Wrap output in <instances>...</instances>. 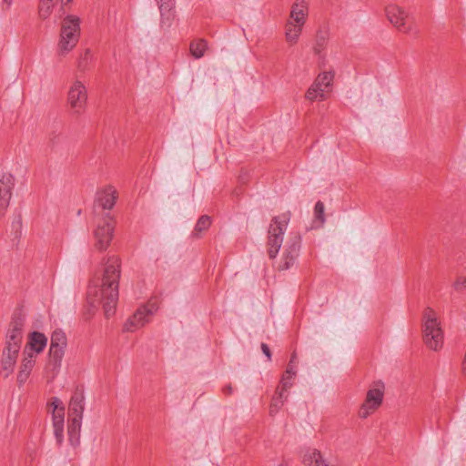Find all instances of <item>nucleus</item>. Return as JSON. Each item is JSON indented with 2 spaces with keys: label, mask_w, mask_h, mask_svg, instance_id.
<instances>
[{
  "label": "nucleus",
  "mask_w": 466,
  "mask_h": 466,
  "mask_svg": "<svg viewBox=\"0 0 466 466\" xmlns=\"http://www.w3.org/2000/svg\"><path fill=\"white\" fill-rule=\"evenodd\" d=\"M211 224L210 218L208 216H202L198 220L195 226V235H198L201 232L207 230Z\"/></svg>",
  "instance_id": "7c9ffc66"
},
{
  "label": "nucleus",
  "mask_w": 466,
  "mask_h": 466,
  "mask_svg": "<svg viewBox=\"0 0 466 466\" xmlns=\"http://www.w3.org/2000/svg\"><path fill=\"white\" fill-rule=\"evenodd\" d=\"M324 204L320 201H318L314 208V227L319 228L321 227L325 222V215H324Z\"/></svg>",
  "instance_id": "c85d7f7f"
},
{
  "label": "nucleus",
  "mask_w": 466,
  "mask_h": 466,
  "mask_svg": "<svg viewBox=\"0 0 466 466\" xmlns=\"http://www.w3.org/2000/svg\"><path fill=\"white\" fill-rule=\"evenodd\" d=\"M84 396L80 392H76L69 401L68 405V425L67 434L71 444L76 445L79 441L83 412L85 410Z\"/></svg>",
  "instance_id": "20e7f679"
},
{
  "label": "nucleus",
  "mask_w": 466,
  "mask_h": 466,
  "mask_svg": "<svg viewBox=\"0 0 466 466\" xmlns=\"http://www.w3.org/2000/svg\"><path fill=\"white\" fill-rule=\"evenodd\" d=\"M88 99L86 84L79 78H75L69 85L67 90V104L75 115H81L86 106Z\"/></svg>",
  "instance_id": "0eeeda50"
},
{
  "label": "nucleus",
  "mask_w": 466,
  "mask_h": 466,
  "mask_svg": "<svg viewBox=\"0 0 466 466\" xmlns=\"http://www.w3.org/2000/svg\"><path fill=\"white\" fill-rule=\"evenodd\" d=\"M35 362L36 358L22 352V359L20 365L18 367V372L16 377L17 383L19 386H22L26 382L35 365Z\"/></svg>",
  "instance_id": "6ab92c4d"
},
{
  "label": "nucleus",
  "mask_w": 466,
  "mask_h": 466,
  "mask_svg": "<svg viewBox=\"0 0 466 466\" xmlns=\"http://www.w3.org/2000/svg\"><path fill=\"white\" fill-rule=\"evenodd\" d=\"M294 376L284 373L280 380V385L277 390H283L284 393L292 386Z\"/></svg>",
  "instance_id": "2f4dec72"
},
{
  "label": "nucleus",
  "mask_w": 466,
  "mask_h": 466,
  "mask_svg": "<svg viewBox=\"0 0 466 466\" xmlns=\"http://www.w3.org/2000/svg\"><path fill=\"white\" fill-rule=\"evenodd\" d=\"M261 350H262L263 353L270 360H271V353H270V350H269L268 346L267 344H265V343H262L261 344Z\"/></svg>",
  "instance_id": "c9c22d12"
},
{
  "label": "nucleus",
  "mask_w": 466,
  "mask_h": 466,
  "mask_svg": "<svg viewBox=\"0 0 466 466\" xmlns=\"http://www.w3.org/2000/svg\"><path fill=\"white\" fill-rule=\"evenodd\" d=\"M19 352H15V350H2L0 365H1V373L5 378L9 377L15 370L16 366L17 359Z\"/></svg>",
  "instance_id": "aec40b11"
},
{
  "label": "nucleus",
  "mask_w": 466,
  "mask_h": 466,
  "mask_svg": "<svg viewBox=\"0 0 466 466\" xmlns=\"http://www.w3.org/2000/svg\"><path fill=\"white\" fill-rule=\"evenodd\" d=\"M303 27L304 25L287 21L285 25V37L289 45L293 46L298 43Z\"/></svg>",
  "instance_id": "4be33fe9"
},
{
  "label": "nucleus",
  "mask_w": 466,
  "mask_h": 466,
  "mask_svg": "<svg viewBox=\"0 0 466 466\" xmlns=\"http://www.w3.org/2000/svg\"><path fill=\"white\" fill-rule=\"evenodd\" d=\"M115 225L110 216L106 215L104 221L99 223L94 230L95 247L106 250L113 238Z\"/></svg>",
  "instance_id": "ddd939ff"
},
{
  "label": "nucleus",
  "mask_w": 466,
  "mask_h": 466,
  "mask_svg": "<svg viewBox=\"0 0 466 466\" xmlns=\"http://www.w3.org/2000/svg\"><path fill=\"white\" fill-rule=\"evenodd\" d=\"M47 337L37 330L28 332L23 352L37 358L47 346Z\"/></svg>",
  "instance_id": "2eb2a0df"
},
{
  "label": "nucleus",
  "mask_w": 466,
  "mask_h": 466,
  "mask_svg": "<svg viewBox=\"0 0 466 466\" xmlns=\"http://www.w3.org/2000/svg\"><path fill=\"white\" fill-rule=\"evenodd\" d=\"M289 219L290 214L289 212L283 213L273 218L269 225L268 236V252L271 258H276L282 246L283 235L288 227Z\"/></svg>",
  "instance_id": "39448f33"
},
{
  "label": "nucleus",
  "mask_w": 466,
  "mask_h": 466,
  "mask_svg": "<svg viewBox=\"0 0 466 466\" xmlns=\"http://www.w3.org/2000/svg\"><path fill=\"white\" fill-rule=\"evenodd\" d=\"M294 360H295V356L292 357L290 362L289 363L288 365V368L286 370V374H289V375H292V376H296V367L295 365L293 364L294 363Z\"/></svg>",
  "instance_id": "f704fd0d"
},
{
  "label": "nucleus",
  "mask_w": 466,
  "mask_h": 466,
  "mask_svg": "<svg viewBox=\"0 0 466 466\" xmlns=\"http://www.w3.org/2000/svg\"><path fill=\"white\" fill-rule=\"evenodd\" d=\"M54 4L50 1L40 0L38 14L41 19L46 20L50 16Z\"/></svg>",
  "instance_id": "c756f323"
},
{
  "label": "nucleus",
  "mask_w": 466,
  "mask_h": 466,
  "mask_svg": "<svg viewBox=\"0 0 466 466\" xmlns=\"http://www.w3.org/2000/svg\"><path fill=\"white\" fill-rule=\"evenodd\" d=\"M207 49V43L200 39L196 40L190 45V53L195 58H200L204 56Z\"/></svg>",
  "instance_id": "cd10ccee"
},
{
  "label": "nucleus",
  "mask_w": 466,
  "mask_h": 466,
  "mask_svg": "<svg viewBox=\"0 0 466 466\" xmlns=\"http://www.w3.org/2000/svg\"><path fill=\"white\" fill-rule=\"evenodd\" d=\"M162 17V23H169L173 17L174 0H156Z\"/></svg>",
  "instance_id": "5701e85b"
},
{
  "label": "nucleus",
  "mask_w": 466,
  "mask_h": 466,
  "mask_svg": "<svg viewBox=\"0 0 466 466\" xmlns=\"http://www.w3.org/2000/svg\"><path fill=\"white\" fill-rule=\"evenodd\" d=\"M93 62V54L90 49H85L76 59V68L79 72L85 73L89 70Z\"/></svg>",
  "instance_id": "b1692460"
},
{
  "label": "nucleus",
  "mask_w": 466,
  "mask_h": 466,
  "mask_svg": "<svg viewBox=\"0 0 466 466\" xmlns=\"http://www.w3.org/2000/svg\"><path fill=\"white\" fill-rule=\"evenodd\" d=\"M21 347H22V345H19L15 342H10V341L5 339L3 349L7 350H15V352H20Z\"/></svg>",
  "instance_id": "72a5a7b5"
},
{
  "label": "nucleus",
  "mask_w": 466,
  "mask_h": 466,
  "mask_svg": "<svg viewBox=\"0 0 466 466\" xmlns=\"http://www.w3.org/2000/svg\"><path fill=\"white\" fill-rule=\"evenodd\" d=\"M81 23L76 15L68 14L63 17L56 43L58 56L66 57L76 47L81 36Z\"/></svg>",
  "instance_id": "f03ea898"
},
{
  "label": "nucleus",
  "mask_w": 466,
  "mask_h": 466,
  "mask_svg": "<svg viewBox=\"0 0 466 466\" xmlns=\"http://www.w3.org/2000/svg\"><path fill=\"white\" fill-rule=\"evenodd\" d=\"M4 2L9 6L11 5L13 0H4Z\"/></svg>",
  "instance_id": "4c0bfd02"
},
{
  "label": "nucleus",
  "mask_w": 466,
  "mask_h": 466,
  "mask_svg": "<svg viewBox=\"0 0 466 466\" xmlns=\"http://www.w3.org/2000/svg\"><path fill=\"white\" fill-rule=\"evenodd\" d=\"M309 15V4L306 0H295L290 8L288 22L305 25Z\"/></svg>",
  "instance_id": "a211bd4d"
},
{
  "label": "nucleus",
  "mask_w": 466,
  "mask_h": 466,
  "mask_svg": "<svg viewBox=\"0 0 466 466\" xmlns=\"http://www.w3.org/2000/svg\"><path fill=\"white\" fill-rule=\"evenodd\" d=\"M454 289L457 291H462L466 289V278L465 277H459L456 281L454 282Z\"/></svg>",
  "instance_id": "473e14b6"
},
{
  "label": "nucleus",
  "mask_w": 466,
  "mask_h": 466,
  "mask_svg": "<svg viewBox=\"0 0 466 466\" xmlns=\"http://www.w3.org/2000/svg\"><path fill=\"white\" fill-rule=\"evenodd\" d=\"M306 98L310 101H314L317 99L324 100L325 92L323 91V89L319 88L314 81L306 93Z\"/></svg>",
  "instance_id": "bb28decb"
},
{
  "label": "nucleus",
  "mask_w": 466,
  "mask_h": 466,
  "mask_svg": "<svg viewBox=\"0 0 466 466\" xmlns=\"http://www.w3.org/2000/svg\"><path fill=\"white\" fill-rule=\"evenodd\" d=\"M118 194L116 187L106 185L97 189L95 198V209L110 210L116 204Z\"/></svg>",
  "instance_id": "4468645a"
},
{
  "label": "nucleus",
  "mask_w": 466,
  "mask_h": 466,
  "mask_svg": "<svg viewBox=\"0 0 466 466\" xmlns=\"http://www.w3.org/2000/svg\"><path fill=\"white\" fill-rule=\"evenodd\" d=\"M120 262L116 256L106 258L102 278L95 279L87 289L88 302L93 306H102L106 317L112 316L118 301V280Z\"/></svg>",
  "instance_id": "f257e3e1"
},
{
  "label": "nucleus",
  "mask_w": 466,
  "mask_h": 466,
  "mask_svg": "<svg viewBox=\"0 0 466 466\" xmlns=\"http://www.w3.org/2000/svg\"><path fill=\"white\" fill-rule=\"evenodd\" d=\"M25 334V319L15 317L10 322L6 333L5 340L22 345Z\"/></svg>",
  "instance_id": "f3484780"
},
{
  "label": "nucleus",
  "mask_w": 466,
  "mask_h": 466,
  "mask_svg": "<svg viewBox=\"0 0 466 466\" xmlns=\"http://www.w3.org/2000/svg\"><path fill=\"white\" fill-rule=\"evenodd\" d=\"M300 248V238L299 236L291 237L284 247V253L281 265V269L289 268L295 262L299 256Z\"/></svg>",
  "instance_id": "dca6fc26"
},
{
  "label": "nucleus",
  "mask_w": 466,
  "mask_h": 466,
  "mask_svg": "<svg viewBox=\"0 0 466 466\" xmlns=\"http://www.w3.org/2000/svg\"><path fill=\"white\" fill-rule=\"evenodd\" d=\"M385 13L390 23L398 31L404 34H410L412 32V26L407 22L409 14L403 7L391 3L386 6Z\"/></svg>",
  "instance_id": "9b49d317"
},
{
  "label": "nucleus",
  "mask_w": 466,
  "mask_h": 466,
  "mask_svg": "<svg viewBox=\"0 0 466 466\" xmlns=\"http://www.w3.org/2000/svg\"><path fill=\"white\" fill-rule=\"evenodd\" d=\"M157 306L155 302L147 303V305L137 309L136 312L127 319L124 324V330L127 332H134L147 323H148L152 316L157 311Z\"/></svg>",
  "instance_id": "9d476101"
},
{
  "label": "nucleus",
  "mask_w": 466,
  "mask_h": 466,
  "mask_svg": "<svg viewBox=\"0 0 466 466\" xmlns=\"http://www.w3.org/2000/svg\"><path fill=\"white\" fill-rule=\"evenodd\" d=\"M333 78V71H324L317 76V78L315 79V83L319 88L323 89V91L326 93L329 91Z\"/></svg>",
  "instance_id": "a878e982"
},
{
  "label": "nucleus",
  "mask_w": 466,
  "mask_h": 466,
  "mask_svg": "<svg viewBox=\"0 0 466 466\" xmlns=\"http://www.w3.org/2000/svg\"><path fill=\"white\" fill-rule=\"evenodd\" d=\"M422 336L423 342L429 350L439 351L442 349L444 332L439 315L431 308H427L423 313Z\"/></svg>",
  "instance_id": "7ed1b4c3"
},
{
  "label": "nucleus",
  "mask_w": 466,
  "mask_h": 466,
  "mask_svg": "<svg viewBox=\"0 0 466 466\" xmlns=\"http://www.w3.org/2000/svg\"><path fill=\"white\" fill-rule=\"evenodd\" d=\"M302 462L305 466H327L328 464L321 452L314 448H309L305 451Z\"/></svg>",
  "instance_id": "412c9836"
},
{
  "label": "nucleus",
  "mask_w": 466,
  "mask_h": 466,
  "mask_svg": "<svg viewBox=\"0 0 466 466\" xmlns=\"http://www.w3.org/2000/svg\"><path fill=\"white\" fill-rule=\"evenodd\" d=\"M47 407L51 414L55 438L57 443H62L65 431V405L59 398L53 397L47 402Z\"/></svg>",
  "instance_id": "1a4fd4ad"
},
{
  "label": "nucleus",
  "mask_w": 466,
  "mask_h": 466,
  "mask_svg": "<svg viewBox=\"0 0 466 466\" xmlns=\"http://www.w3.org/2000/svg\"><path fill=\"white\" fill-rule=\"evenodd\" d=\"M385 386L381 381L374 382L366 393L364 402L359 409L358 415L360 419H367L373 414L382 404Z\"/></svg>",
  "instance_id": "6e6552de"
},
{
  "label": "nucleus",
  "mask_w": 466,
  "mask_h": 466,
  "mask_svg": "<svg viewBox=\"0 0 466 466\" xmlns=\"http://www.w3.org/2000/svg\"><path fill=\"white\" fill-rule=\"evenodd\" d=\"M15 187V177L9 171L0 172V218H2L13 197V190Z\"/></svg>",
  "instance_id": "f8f14e48"
},
{
  "label": "nucleus",
  "mask_w": 466,
  "mask_h": 466,
  "mask_svg": "<svg viewBox=\"0 0 466 466\" xmlns=\"http://www.w3.org/2000/svg\"><path fill=\"white\" fill-rule=\"evenodd\" d=\"M224 391H225V393H227V394H230V393L232 392V388H231V386H228V387H226V388L224 389Z\"/></svg>",
  "instance_id": "e433bc0d"
},
{
  "label": "nucleus",
  "mask_w": 466,
  "mask_h": 466,
  "mask_svg": "<svg viewBox=\"0 0 466 466\" xmlns=\"http://www.w3.org/2000/svg\"><path fill=\"white\" fill-rule=\"evenodd\" d=\"M72 0H62V2H64L65 4H68L70 3Z\"/></svg>",
  "instance_id": "58836bf2"
},
{
  "label": "nucleus",
  "mask_w": 466,
  "mask_h": 466,
  "mask_svg": "<svg viewBox=\"0 0 466 466\" xmlns=\"http://www.w3.org/2000/svg\"><path fill=\"white\" fill-rule=\"evenodd\" d=\"M67 345L66 333L61 329H56L51 335V342L49 348L50 362L46 369L50 370V377L54 379L61 367L62 359Z\"/></svg>",
  "instance_id": "423d86ee"
},
{
  "label": "nucleus",
  "mask_w": 466,
  "mask_h": 466,
  "mask_svg": "<svg viewBox=\"0 0 466 466\" xmlns=\"http://www.w3.org/2000/svg\"><path fill=\"white\" fill-rule=\"evenodd\" d=\"M287 393H284L283 390H277L276 395L272 398L270 406H269V415L274 417L283 407L286 400Z\"/></svg>",
  "instance_id": "393cba45"
}]
</instances>
